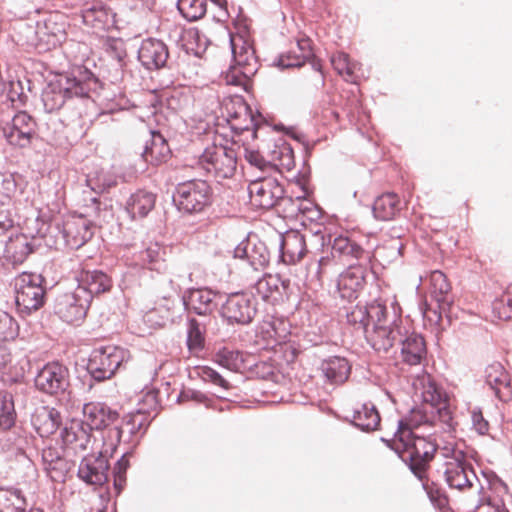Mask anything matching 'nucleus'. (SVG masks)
Masks as SVG:
<instances>
[{"label": "nucleus", "mask_w": 512, "mask_h": 512, "mask_svg": "<svg viewBox=\"0 0 512 512\" xmlns=\"http://www.w3.org/2000/svg\"><path fill=\"white\" fill-rule=\"evenodd\" d=\"M238 153L221 144L207 146L198 159V166L216 181L231 178L236 171Z\"/></svg>", "instance_id": "11"}, {"label": "nucleus", "mask_w": 512, "mask_h": 512, "mask_svg": "<svg viewBox=\"0 0 512 512\" xmlns=\"http://www.w3.org/2000/svg\"><path fill=\"white\" fill-rule=\"evenodd\" d=\"M2 132L7 142L19 148L28 147L36 135V121L25 111H18L1 120Z\"/></svg>", "instance_id": "15"}, {"label": "nucleus", "mask_w": 512, "mask_h": 512, "mask_svg": "<svg viewBox=\"0 0 512 512\" xmlns=\"http://www.w3.org/2000/svg\"><path fill=\"white\" fill-rule=\"evenodd\" d=\"M104 48L108 55L122 66L127 55L124 41L120 38L108 37L104 41Z\"/></svg>", "instance_id": "53"}, {"label": "nucleus", "mask_w": 512, "mask_h": 512, "mask_svg": "<svg viewBox=\"0 0 512 512\" xmlns=\"http://www.w3.org/2000/svg\"><path fill=\"white\" fill-rule=\"evenodd\" d=\"M155 201V194L138 190L127 201L125 212L130 216L131 221H140L154 208Z\"/></svg>", "instance_id": "37"}, {"label": "nucleus", "mask_w": 512, "mask_h": 512, "mask_svg": "<svg viewBox=\"0 0 512 512\" xmlns=\"http://www.w3.org/2000/svg\"><path fill=\"white\" fill-rule=\"evenodd\" d=\"M386 343L393 347L395 343L401 346L402 361L409 366L420 365L427 358L428 349L424 336L411 330L409 324H404L401 317L391 322Z\"/></svg>", "instance_id": "6"}, {"label": "nucleus", "mask_w": 512, "mask_h": 512, "mask_svg": "<svg viewBox=\"0 0 512 512\" xmlns=\"http://www.w3.org/2000/svg\"><path fill=\"white\" fill-rule=\"evenodd\" d=\"M70 469V463L62 455H60V457L50 466L45 467V471L50 474V477L53 481L62 482L65 481Z\"/></svg>", "instance_id": "54"}, {"label": "nucleus", "mask_w": 512, "mask_h": 512, "mask_svg": "<svg viewBox=\"0 0 512 512\" xmlns=\"http://www.w3.org/2000/svg\"><path fill=\"white\" fill-rule=\"evenodd\" d=\"M28 506L22 489L0 486V512H23Z\"/></svg>", "instance_id": "38"}, {"label": "nucleus", "mask_w": 512, "mask_h": 512, "mask_svg": "<svg viewBox=\"0 0 512 512\" xmlns=\"http://www.w3.org/2000/svg\"><path fill=\"white\" fill-rule=\"evenodd\" d=\"M259 143L251 146L249 143L243 144L244 157L249 164L260 170H264L269 164L266 153L262 151V138H258Z\"/></svg>", "instance_id": "48"}, {"label": "nucleus", "mask_w": 512, "mask_h": 512, "mask_svg": "<svg viewBox=\"0 0 512 512\" xmlns=\"http://www.w3.org/2000/svg\"><path fill=\"white\" fill-rule=\"evenodd\" d=\"M360 412V419H357L359 422H364V424H369L370 426L375 423V418L378 416L381 418V415L375 404L371 402H366L361 405V408L357 409Z\"/></svg>", "instance_id": "61"}, {"label": "nucleus", "mask_w": 512, "mask_h": 512, "mask_svg": "<svg viewBox=\"0 0 512 512\" xmlns=\"http://www.w3.org/2000/svg\"><path fill=\"white\" fill-rule=\"evenodd\" d=\"M336 418L338 420H341L343 422H346L353 426L354 428L358 429L361 432L364 433H371L373 431H377L381 429V418L378 416L375 418V423L371 426L369 424H364V422H359L357 419H360V412L356 409H354L352 416H340L337 415Z\"/></svg>", "instance_id": "52"}, {"label": "nucleus", "mask_w": 512, "mask_h": 512, "mask_svg": "<svg viewBox=\"0 0 512 512\" xmlns=\"http://www.w3.org/2000/svg\"><path fill=\"white\" fill-rule=\"evenodd\" d=\"M211 194L206 181L190 180L177 185L173 201L180 212L198 213L210 203Z\"/></svg>", "instance_id": "14"}, {"label": "nucleus", "mask_w": 512, "mask_h": 512, "mask_svg": "<svg viewBox=\"0 0 512 512\" xmlns=\"http://www.w3.org/2000/svg\"><path fill=\"white\" fill-rule=\"evenodd\" d=\"M34 386L51 397L65 396L70 393V370L59 360L48 361L37 369Z\"/></svg>", "instance_id": "12"}, {"label": "nucleus", "mask_w": 512, "mask_h": 512, "mask_svg": "<svg viewBox=\"0 0 512 512\" xmlns=\"http://www.w3.org/2000/svg\"><path fill=\"white\" fill-rule=\"evenodd\" d=\"M234 257L246 260L256 271L267 268L270 263V252L266 243L254 232H248L236 245Z\"/></svg>", "instance_id": "22"}, {"label": "nucleus", "mask_w": 512, "mask_h": 512, "mask_svg": "<svg viewBox=\"0 0 512 512\" xmlns=\"http://www.w3.org/2000/svg\"><path fill=\"white\" fill-rule=\"evenodd\" d=\"M445 465L444 477L449 488L462 492L473 487V482L468 476L470 468L452 465V463H445Z\"/></svg>", "instance_id": "40"}, {"label": "nucleus", "mask_w": 512, "mask_h": 512, "mask_svg": "<svg viewBox=\"0 0 512 512\" xmlns=\"http://www.w3.org/2000/svg\"><path fill=\"white\" fill-rule=\"evenodd\" d=\"M47 279L40 273L24 271L14 280L15 305L21 317L37 312L47 302Z\"/></svg>", "instance_id": "5"}, {"label": "nucleus", "mask_w": 512, "mask_h": 512, "mask_svg": "<svg viewBox=\"0 0 512 512\" xmlns=\"http://www.w3.org/2000/svg\"><path fill=\"white\" fill-rule=\"evenodd\" d=\"M266 134L262 138V151L266 153L267 161L275 167L291 170L294 165V153L291 145L280 136L272 137Z\"/></svg>", "instance_id": "26"}, {"label": "nucleus", "mask_w": 512, "mask_h": 512, "mask_svg": "<svg viewBox=\"0 0 512 512\" xmlns=\"http://www.w3.org/2000/svg\"><path fill=\"white\" fill-rule=\"evenodd\" d=\"M81 18L95 33L108 31L115 26V13L100 0L86 2L81 9Z\"/></svg>", "instance_id": "27"}, {"label": "nucleus", "mask_w": 512, "mask_h": 512, "mask_svg": "<svg viewBox=\"0 0 512 512\" xmlns=\"http://www.w3.org/2000/svg\"><path fill=\"white\" fill-rule=\"evenodd\" d=\"M506 373L504 366L500 362H494L485 368V383L493 390L494 395L500 401H503L500 390L502 376Z\"/></svg>", "instance_id": "47"}, {"label": "nucleus", "mask_w": 512, "mask_h": 512, "mask_svg": "<svg viewBox=\"0 0 512 512\" xmlns=\"http://www.w3.org/2000/svg\"><path fill=\"white\" fill-rule=\"evenodd\" d=\"M17 191V183L13 174L0 172V203L5 205L11 201Z\"/></svg>", "instance_id": "51"}, {"label": "nucleus", "mask_w": 512, "mask_h": 512, "mask_svg": "<svg viewBox=\"0 0 512 512\" xmlns=\"http://www.w3.org/2000/svg\"><path fill=\"white\" fill-rule=\"evenodd\" d=\"M275 275H266L264 281L259 283L258 291L261 298L272 305L282 304L289 300L293 287L298 286L301 280L291 276L287 269L277 268Z\"/></svg>", "instance_id": "16"}, {"label": "nucleus", "mask_w": 512, "mask_h": 512, "mask_svg": "<svg viewBox=\"0 0 512 512\" xmlns=\"http://www.w3.org/2000/svg\"><path fill=\"white\" fill-rule=\"evenodd\" d=\"M149 425L147 416L140 409L127 413L122 417L120 423L117 422L108 430L107 435L103 437L104 445L109 442L112 453L122 443L135 449L146 434Z\"/></svg>", "instance_id": "10"}, {"label": "nucleus", "mask_w": 512, "mask_h": 512, "mask_svg": "<svg viewBox=\"0 0 512 512\" xmlns=\"http://www.w3.org/2000/svg\"><path fill=\"white\" fill-rule=\"evenodd\" d=\"M19 335V324L7 311L0 309V342L14 340Z\"/></svg>", "instance_id": "49"}, {"label": "nucleus", "mask_w": 512, "mask_h": 512, "mask_svg": "<svg viewBox=\"0 0 512 512\" xmlns=\"http://www.w3.org/2000/svg\"><path fill=\"white\" fill-rule=\"evenodd\" d=\"M168 57L167 45L158 39H145L138 49V60L147 70L164 67Z\"/></svg>", "instance_id": "29"}, {"label": "nucleus", "mask_w": 512, "mask_h": 512, "mask_svg": "<svg viewBox=\"0 0 512 512\" xmlns=\"http://www.w3.org/2000/svg\"><path fill=\"white\" fill-rule=\"evenodd\" d=\"M306 61V59H304L300 54H297L295 51H289L280 55L277 61V66L282 69L301 67L305 64Z\"/></svg>", "instance_id": "60"}, {"label": "nucleus", "mask_w": 512, "mask_h": 512, "mask_svg": "<svg viewBox=\"0 0 512 512\" xmlns=\"http://www.w3.org/2000/svg\"><path fill=\"white\" fill-rule=\"evenodd\" d=\"M101 213H102V210L100 208V203H99L98 199L96 197H92L91 205L87 206L85 208V211L80 213V217L86 218L87 219L86 224L92 225V224H95V222L97 220H101ZM103 213L106 215V214H109V211L104 209ZM102 220L103 221L106 220L105 216L102 218Z\"/></svg>", "instance_id": "59"}, {"label": "nucleus", "mask_w": 512, "mask_h": 512, "mask_svg": "<svg viewBox=\"0 0 512 512\" xmlns=\"http://www.w3.org/2000/svg\"><path fill=\"white\" fill-rule=\"evenodd\" d=\"M82 427L87 431L110 429L119 421V413L103 402H90L83 405Z\"/></svg>", "instance_id": "24"}, {"label": "nucleus", "mask_w": 512, "mask_h": 512, "mask_svg": "<svg viewBox=\"0 0 512 512\" xmlns=\"http://www.w3.org/2000/svg\"><path fill=\"white\" fill-rule=\"evenodd\" d=\"M170 154L171 150L163 135L158 131H152L141 154L144 161L152 165H159L166 162Z\"/></svg>", "instance_id": "36"}, {"label": "nucleus", "mask_w": 512, "mask_h": 512, "mask_svg": "<svg viewBox=\"0 0 512 512\" xmlns=\"http://www.w3.org/2000/svg\"><path fill=\"white\" fill-rule=\"evenodd\" d=\"M15 31L18 43L42 51L39 35V21L19 22L15 27Z\"/></svg>", "instance_id": "42"}, {"label": "nucleus", "mask_w": 512, "mask_h": 512, "mask_svg": "<svg viewBox=\"0 0 512 512\" xmlns=\"http://www.w3.org/2000/svg\"><path fill=\"white\" fill-rule=\"evenodd\" d=\"M17 419L14 396L9 391H0V429H11Z\"/></svg>", "instance_id": "43"}, {"label": "nucleus", "mask_w": 512, "mask_h": 512, "mask_svg": "<svg viewBox=\"0 0 512 512\" xmlns=\"http://www.w3.org/2000/svg\"><path fill=\"white\" fill-rule=\"evenodd\" d=\"M472 425L479 435H486L489 430V422L484 418L481 410L473 411Z\"/></svg>", "instance_id": "63"}, {"label": "nucleus", "mask_w": 512, "mask_h": 512, "mask_svg": "<svg viewBox=\"0 0 512 512\" xmlns=\"http://www.w3.org/2000/svg\"><path fill=\"white\" fill-rule=\"evenodd\" d=\"M387 315V306L375 299L365 305L357 303L355 308L347 313V320L348 322L359 323L364 331H367L368 327L373 324V330L377 333L382 332V336L387 340V330L391 329V324L385 325Z\"/></svg>", "instance_id": "17"}, {"label": "nucleus", "mask_w": 512, "mask_h": 512, "mask_svg": "<svg viewBox=\"0 0 512 512\" xmlns=\"http://www.w3.org/2000/svg\"><path fill=\"white\" fill-rule=\"evenodd\" d=\"M282 188L273 179L253 182L249 185V194L255 205L263 208L272 207L280 197Z\"/></svg>", "instance_id": "34"}, {"label": "nucleus", "mask_w": 512, "mask_h": 512, "mask_svg": "<svg viewBox=\"0 0 512 512\" xmlns=\"http://www.w3.org/2000/svg\"><path fill=\"white\" fill-rule=\"evenodd\" d=\"M258 304V298L252 292H233L221 305L220 316L228 325L246 326L254 321L258 313Z\"/></svg>", "instance_id": "13"}, {"label": "nucleus", "mask_w": 512, "mask_h": 512, "mask_svg": "<svg viewBox=\"0 0 512 512\" xmlns=\"http://www.w3.org/2000/svg\"><path fill=\"white\" fill-rule=\"evenodd\" d=\"M199 375L205 382H210L225 390L231 388V384L217 370L210 366H202L199 368Z\"/></svg>", "instance_id": "55"}, {"label": "nucleus", "mask_w": 512, "mask_h": 512, "mask_svg": "<svg viewBox=\"0 0 512 512\" xmlns=\"http://www.w3.org/2000/svg\"><path fill=\"white\" fill-rule=\"evenodd\" d=\"M301 211L302 219L300 220V224H306V221H309L311 223L317 222L322 215L321 208L313 203H309L307 206H303Z\"/></svg>", "instance_id": "62"}, {"label": "nucleus", "mask_w": 512, "mask_h": 512, "mask_svg": "<svg viewBox=\"0 0 512 512\" xmlns=\"http://www.w3.org/2000/svg\"><path fill=\"white\" fill-rule=\"evenodd\" d=\"M88 297L78 292L77 288L73 292L60 293L53 300L51 312L66 323L82 320L91 305Z\"/></svg>", "instance_id": "19"}, {"label": "nucleus", "mask_w": 512, "mask_h": 512, "mask_svg": "<svg viewBox=\"0 0 512 512\" xmlns=\"http://www.w3.org/2000/svg\"><path fill=\"white\" fill-rule=\"evenodd\" d=\"M86 182L88 187L98 194L116 185L115 177L103 171L96 172L94 175L89 174Z\"/></svg>", "instance_id": "50"}, {"label": "nucleus", "mask_w": 512, "mask_h": 512, "mask_svg": "<svg viewBox=\"0 0 512 512\" xmlns=\"http://www.w3.org/2000/svg\"><path fill=\"white\" fill-rule=\"evenodd\" d=\"M130 358V351L118 345L95 347L88 358L76 363L77 379L91 390L96 384L112 379Z\"/></svg>", "instance_id": "2"}, {"label": "nucleus", "mask_w": 512, "mask_h": 512, "mask_svg": "<svg viewBox=\"0 0 512 512\" xmlns=\"http://www.w3.org/2000/svg\"><path fill=\"white\" fill-rule=\"evenodd\" d=\"M35 234L29 231L13 233L1 239L4 244V257L13 266L23 264L28 256L41 247L58 249L59 246L71 245L79 247L85 240L78 242L76 239L70 243L69 236L72 232L68 226H36Z\"/></svg>", "instance_id": "1"}, {"label": "nucleus", "mask_w": 512, "mask_h": 512, "mask_svg": "<svg viewBox=\"0 0 512 512\" xmlns=\"http://www.w3.org/2000/svg\"><path fill=\"white\" fill-rule=\"evenodd\" d=\"M186 401H194L196 403H203L206 407H210L211 399L200 390L184 387L177 396L176 402L182 403Z\"/></svg>", "instance_id": "57"}, {"label": "nucleus", "mask_w": 512, "mask_h": 512, "mask_svg": "<svg viewBox=\"0 0 512 512\" xmlns=\"http://www.w3.org/2000/svg\"><path fill=\"white\" fill-rule=\"evenodd\" d=\"M228 122L237 134L249 133L252 139H258L266 134H273V129L265 122L263 116L254 112L242 97L232 99L225 105Z\"/></svg>", "instance_id": "9"}, {"label": "nucleus", "mask_w": 512, "mask_h": 512, "mask_svg": "<svg viewBox=\"0 0 512 512\" xmlns=\"http://www.w3.org/2000/svg\"><path fill=\"white\" fill-rule=\"evenodd\" d=\"M250 357V355L244 354L242 351L228 346L214 348L211 352V360L215 364L235 372L248 367V359Z\"/></svg>", "instance_id": "35"}, {"label": "nucleus", "mask_w": 512, "mask_h": 512, "mask_svg": "<svg viewBox=\"0 0 512 512\" xmlns=\"http://www.w3.org/2000/svg\"><path fill=\"white\" fill-rule=\"evenodd\" d=\"M310 232L311 245H315L321 251H324L326 246L331 249V257L322 256L318 260L317 274L321 273L323 267L328 265L331 260L336 261L337 258L347 261L358 260L364 253L362 246L347 235L340 234L333 237L332 234H326L319 228L311 229Z\"/></svg>", "instance_id": "8"}, {"label": "nucleus", "mask_w": 512, "mask_h": 512, "mask_svg": "<svg viewBox=\"0 0 512 512\" xmlns=\"http://www.w3.org/2000/svg\"><path fill=\"white\" fill-rule=\"evenodd\" d=\"M399 197L395 193H385L377 197L372 206L374 218L378 221L394 220L400 211Z\"/></svg>", "instance_id": "39"}, {"label": "nucleus", "mask_w": 512, "mask_h": 512, "mask_svg": "<svg viewBox=\"0 0 512 512\" xmlns=\"http://www.w3.org/2000/svg\"><path fill=\"white\" fill-rule=\"evenodd\" d=\"M77 289L83 296L87 294L91 304L93 298L100 294L110 292L113 287L111 276L101 269H82L76 276Z\"/></svg>", "instance_id": "25"}, {"label": "nucleus", "mask_w": 512, "mask_h": 512, "mask_svg": "<svg viewBox=\"0 0 512 512\" xmlns=\"http://www.w3.org/2000/svg\"><path fill=\"white\" fill-rule=\"evenodd\" d=\"M320 370L327 382L333 385H340L348 380L352 365L347 358L334 355L322 360Z\"/></svg>", "instance_id": "32"}, {"label": "nucleus", "mask_w": 512, "mask_h": 512, "mask_svg": "<svg viewBox=\"0 0 512 512\" xmlns=\"http://www.w3.org/2000/svg\"><path fill=\"white\" fill-rule=\"evenodd\" d=\"M492 311L500 320H511L512 299L508 297L495 299L492 303Z\"/></svg>", "instance_id": "58"}, {"label": "nucleus", "mask_w": 512, "mask_h": 512, "mask_svg": "<svg viewBox=\"0 0 512 512\" xmlns=\"http://www.w3.org/2000/svg\"><path fill=\"white\" fill-rule=\"evenodd\" d=\"M217 295L218 292L209 287H189L181 295L183 309L188 315L209 317L217 308Z\"/></svg>", "instance_id": "23"}, {"label": "nucleus", "mask_w": 512, "mask_h": 512, "mask_svg": "<svg viewBox=\"0 0 512 512\" xmlns=\"http://www.w3.org/2000/svg\"><path fill=\"white\" fill-rule=\"evenodd\" d=\"M186 346L190 352L201 351L205 346V334L200 322L191 316L187 317Z\"/></svg>", "instance_id": "45"}, {"label": "nucleus", "mask_w": 512, "mask_h": 512, "mask_svg": "<svg viewBox=\"0 0 512 512\" xmlns=\"http://www.w3.org/2000/svg\"><path fill=\"white\" fill-rule=\"evenodd\" d=\"M177 8L186 20L197 21L206 14L207 0H178Z\"/></svg>", "instance_id": "46"}, {"label": "nucleus", "mask_w": 512, "mask_h": 512, "mask_svg": "<svg viewBox=\"0 0 512 512\" xmlns=\"http://www.w3.org/2000/svg\"><path fill=\"white\" fill-rule=\"evenodd\" d=\"M334 70L342 76L346 81L355 82L354 74L359 64L351 61L348 54L344 52H336L330 58Z\"/></svg>", "instance_id": "44"}, {"label": "nucleus", "mask_w": 512, "mask_h": 512, "mask_svg": "<svg viewBox=\"0 0 512 512\" xmlns=\"http://www.w3.org/2000/svg\"><path fill=\"white\" fill-rule=\"evenodd\" d=\"M232 64L222 74L227 85L240 87L248 92L252 87V77L259 69L258 58L250 41L240 34L230 35Z\"/></svg>", "instance_id": "4"}, {"label": "nucleus", "mask_w": 512, "mask_h": 512, "mask_svg": "<svg viewBox=\"0 0 512 512\" xmlns=\"http://www.w3.org/2000/svg\"><path fill=\"white\" fill-rule=\"evenodd\" d=\"M59 18V15H50L43 21H39L42 51L55 48L66 39L65 23L60 22Z\"/></svg>", "instance_id": "31"}, {"label": "nucleus", "mask_w": 512, "mask_h": 512, "mask_svg": "<svg viewBox=\"0 0 512 512\" xmlns=\"http://www.w3.org/2000/svg\"><path fill=\"white\" fill-rule=\"evenodd\" d=\"M103 101H105L104 111L107 113L127 110L131 107L130 100L124 94L121 93H119L118 95L114 94L112 97L105 95L103 97Z\"/></svg>", "instance_id": "56"}, {"label": "nucleus", "mask_w": 512, "mask_h": 512, "mask_svg": "<svg viewBox=\"0 0 512 512\" xmlns=\"http://www.w3.org/2000/svg\"><path fill=\"white\" fill-rule=\"evenodd\" d=\"M31 424L40 437H49L62 425L61 413L55 407L41 406L32 414Z\"/></svg>", "instance_id": "30"}, {"label": "nucleus", "mask_w": 512, "mask_h": 512, "mask_svg": "<svg viewBox=\"0 0 512 512\" xmlns=\"http://www.w3.org/2000/svg\"><path fill=\"white\" fill-rule=\"evenodd\" d=\"M77 73V75H61L46 86L42 92V102L46 112H55L74 98H91V94L100 87L98 78L91 71L79 68Z\"/></svg>", "instance_id": "3"}, {"label": "nucleus", "mask_w": 512, "mask_h": 512, "mask_svg": "<svg viewBox=\"0 0 512 512\" xmlns=\"http://www.w3.org/2000/svg\"><path fill=\"white\" fill-rule=\"evenodd\" d=\"M275 232L279 240L277 268L287 269L291 276L302 280L299 270L302 274L304 273L301 261L308 252L305 235L292 226L285 231L276 229Z\"/></svg>", "instance_id": "7"}, {"label": "nucleus", "mask_w": 512, "mask_h": 512, "mask_svg": "<svg viewBox=\"0 0 512 512\" xmlns=\"http://www.w3.org/2000/svg\"><path fill=\"white\" fill-rule=\"evenodd\" d=\"M81 419L73 418L70 425H66L61 433L63 444L74 451H86L91 441V432L82 427Z\"/></svg>", "instance_id": "33"}, {"label": "nucleus", "mask_w": 512, "mask_h": 512, "mask_svg": "<svg viewBox=\"0 0 512 512\" xmlns=\"http://www.w3.org/2000/svg\"><path fill=\"white\" fill-rule=\"evenodd\" d=\"M135 449L126 447L123 449L121 457L115 462L114 466L110 469L113 477V488L115 496H119L126 486V472L130 467V457L133 455Z\"/></svg>", "instance_id": "41"}, {"label": "nucleus", "mask_w": 512, "mask_h": 512, "mask_svg": "<svg viewBox=\"0 0 512 512\" xmlns=\"http://www.w3.org/2000/svg\"><path fill=\"white\" fill-rule=\"evenodd\" d=\"M430 296L436 302L433 307L427 301L423 303V314L432 313L436 322H440L443 314L450 312L453 298L451 296V284L447 276L441 270H434L430 273Z\"/></svg>", "instance_id": "20"}, {"label": "nucleus", "mask_w": 512, "mask_h": 512, "mask_svg": "<svg viewBox=\"0 0 512 512\" xmlns=\"http://www.w3.org/2000/svg\"><path fill=\"white\" fill-rule=\"evenodd\" d=\"M112 454L111 452L108 456L106 450L83 456L77 470L79 480L87 486L102 487L107 484L111 469L109 458L112 457Z\"/></svg>", "instance_id": "18"}, {"label": "nucleus", "mask_w": 512, "mask_h": 512, "mask_svg": "<svg viewBox=\"0 0 512 512\" xmlns=\"http://www.w3.org/2000/svg\"><path fill=\"white\" fill-rule=\"evenodd\" d=\"M372 270L360 263H349L337 279L336 288L342 300L355 301L366 285V278Z\"/></svg>", "instance_id": "21"}, {"label": "nucleus", "mask_w": 512, "mask_h": 512, "mask_svg": "<svg viewBox=\"0 0 512 512\" xmlns=\"http://www.w3.org/2000/svg\"><path fill=\"white\" fill-rule=\"evenodd\" d=\"M436 442L428 440L419 435L418 446L415 451L407 456V467L410 472L420 481L427 478V471L437 452Z\"/></svg>", "instance_id": "28"}, {"label": "nucleus", "mask_w": 512, "mask_h": 512, "mask_svg": "<svg viewBox=\"0 0 512 512\" xmlns=\"http://www.w3.org/2000/svg\"><path fill=\"white\" fill-rule=\"evenodd\" d=\"M427 479H428V477L421 482H422V487H423L424 491L426 492L429 500L433 504H435L442 498L446 499V497L444 496V492L440 488H438L434 482H432L431 485H429L427 483Z\"/></svg>", "instance_id": "64"}]
</instances>
